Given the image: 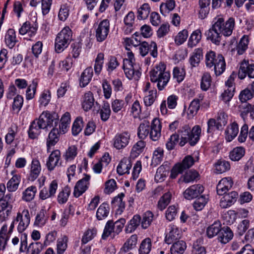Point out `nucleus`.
<instances>
[{
    "instance_id": "1",
    "label": "nucleus",
    "mask_w": 254,
    "mask_h": 254,
    "mask_svg": "<svg viewBox=\"0 0 254 254\" xmlns=\"http://www.w3.org/2000/svg\"><path fill=\"white\" fill-rule=\"evenodd\" d=\"M235 25V20L232 17L225 21L222 16L215 17L213 19L211 28L208 31L207 39L215 45H219L222 35L230 36L232 33Z\"/></svg>"
},
{
    "instance_id": "2",
    "label": "nucleus",
    "mask_w": 254,
    "mask_h": 254,
    "mask_svg": "<svg viewBox=\"0 0 254 254\" xmlns=\"http://www.w3.org/2000/svg\"><path fill=\"white\" fill-rule=\"evenodd\" d=\"M170 77V73L166 70V64L162 62L156 64L150 71L151 81L157 83V87L160 91L163 90L165 88Z\"/></svg>"
},
{
    "instance_id": "3",
    "label": "nucleus",
    "mask_w": 254,
    "mask_h": 254,
    "mask_svg": "<svg viewBox=\"0 0 254 254\" xmlns=\"http://www.w3.org/2000/svg\"><path fill=\"white\" fill-rule=\"evenodd\" d=\"M205 62L206 67L213 70L216 76L220 75L225 70L224 58L221 55H216L212 51H209L206 54Z\"/></svg>"
},
{
    "instance_id": "4",
    "label": "nucleus",
    "mask_w": 254,
    "mask_h": 254,
    "mask_svg": "<svg viewBox=\"0 0 254 254\" xmlns=\"http://www.w3.org/2000/svg\"><path fill=\"white\" fill-rule=\"evenodd\" d=\"M126 49L128 50L127 58L123 61V69L125 74L128 79L137 80L140 77L141 72L135 69V59L133 54L127 47Z\"/></svg>"
},
{
    "instance_id": "5",
    "label": "nucleus",
    "mask_w": 254,
    "mask_h": 254,
    "mask_svg": "<svg viewBox=\"0 0 254 254\" xmlns=\"http://www.w3.org/2000/svg\"><path fill=\"white\" fill-rule=\"evenodd\" d=\"M59 123L58 116L56 113L43 112L39 119L34 120L30 127H56Z\"/></svg>"
},
{
    "instance_id": "6",
    "label": "nucleus",
    "mask_w": 254,
    "mask_h": 254,
    "mask_svg": "<svg viewBox=\"0 0 254 254\" xmlns=\"http://www.w3.org/2000/svg\"><path fill=\"white\" fill-rule=\"evenodd\" d=\"M72 31L68 26L64 27L57 35L55 39L56 51L60 53L66 49L72 39Z\"/></svg>"
},
{
    "instance_id": "7",
    "label": "nucleus",
    "mask_w": 254,
    "mask_h": 254,
    "mask_svg": "<svg viewBox=\"0 0 254 254\" xmlns=\"http://www.w3.org/2000/svg\"><path fill=\"white\" fill-rule=\"evenodd\" d=\"M97 41L102 42L105 40L109 34L110 24L109 20L105 19L94 26Z\"/></svg>"
},
{
    "instance_id": "8",
    "label": "nucleus",
    "mask_w": 254,
    "mask_h": 254,
    "mask_svg": "<svg viewBox=\"0 0 254 254\" xmlns=\"http://www.w3.org/2000/svg\"><path fill=\"white\" fill-rule=\"evenodd\" d=\"M30 222V216L28 209H24L21 212L17 213L14 222L17 225V230L19 233L24 231L28 227Z\"/></svg>"
},
{
    "instance_id": "9",
    "label": "nucleus",
    "mask_w": 254,
    "mask_h": 254,
    "mask_svg": "<svg viewBox=\"0 0 254 254\" xmlns=\"http://www.w3.org/2000/svg\"><path fill=\"white\" fill-rule=\"evenodd\" d=\"M237 75L241 80L244 79L247 76L254 78V64H250L249 61L244 60L239 64Z\"/></svg>"
},
{
    "instance_id": "10",
    "label": "nucleus",
    "mask_w": 254,
    "mask_h": 254,
    "mask_svg": "<svg viewBox=\"0 0 254 254\" xmlns=\"http://www.w3.org/2000/svg\"><path fill=\"white\" fill-rule=\"evenodd\" d=\"M138 47L139 53L142 57L146 56L149 51H150V55L154 58L158 56L157 46L154 41H151L150 44L146 42H143L138 45Z\"/></svg>"
},
{
    "instance_id": "11",
    "label": "nucleus",
    "mask_w": 254,
    "mask_h": 254,
    "mask_svg": "<svg viewBox=\"0 0 254 254\" xmlns=\"http://www.w3.org/2000/svg\"><path fill=\"white\" fill-rule=\"evenodd\" d=\"M67 131V128H53L49 134L47 141V152H50L52 147L58 142L59 135L64 134Z\"/></svg>"
},
{
    "instance_id": "12",
    "label": "nucleus",
    "mask_w": 254,
    "mask_h": 254,
    "mask_svg": "<svg viewBox=\"0 0 254 254\" xmlns=\"http://www.w3.org/2000/svg\"><path fill=\"white\" fill-rule=\"evenodd\" d=\"M15 200L12 193H7L4 195L3 200L0 201V212H2L3 218L7 217L10 214L12 205L11 204Z\"/></svg>"
},
{
    "instance_id": "13",
    "label": "nucleus",
    "mask_w": 254,
    "mask_h": 254,
    "mask_svg": "<svg viewBox=\"0 0 254 254\" xmlns=\"http://www.w3.org/2000/svg\"><path fill=\"white\" fill-rule=\"evenodd\" d=\"M58 184L56 180H53L48 187H44L40 191L39 197L42 200L53 198L55 196Z\"/></svg>"
},
{
    "instance_id": "14",
    "label": "nucleus",
    "mask_w": 254,
    "mask_h": 254,
    "mask_svg": "<svg viewBox=\"0 0 254 254\" xmlns=\"http://www.w3.org/2000/svg\"><path fill=\"white\" fill-rule=\"evenodd\" d=\"M90 179L89 175H85L82 179L76 183L73 191V195L75 197H78L85 192L89 187Z\"/></svg>"
},
{
    "instance_id": "15",
    "label": "nucleus",
    "mask_w": 254,
    "mask_h": 254,
    "mask_svg": "<svg viewBox=\"0 0 254 254\" xmlns=\"http://www.w3.org/2000/svg\"><path fill=\"white\" fill-rule=\"evenodd\" d=\"M61 157V152L59 150L57 149L52 151L46 162V166L49 171H52L54 170L56 166H62V162H59Z\"/></svg>"
},
{
    "instance_id": "16",
    "label": "nucleus",
    "mask_w": 254,
    "mask_h": 254,
    "mask_svg": "<svg viewBox=\"0 0 254 254\" xmlns=\"http://www.w3.org/2000/svg\"><path fill=\"white\" fill-rule=\"evenodd\" d=\"M135 15L132 11H129L124 17L122 30L126 35L132 32L134 29Z\"/></svg>"
},
{
    "instance_id": "17",
    "label": "nucleus",
    "mask_w": 254,
    "mask_h": 254,
    "mask_svg": "<svg viewBox=\"0 0 254 254\" xmlns=\"http://www.w3.org/2000/svg\"><path fill=\"white\" fill-rule=\"evenodd\" d=\"M130 135L127 132L118 133L114 138V146L117 149L125 148L128 143Z\"/></svg>"
},
{
    "instance_id": "18",
    "label": "nucleus",
    "mask_w": 254,
    "mask_h": 254,
    "mask_svg": "<svg viewBox=\"0 0 254 254\" xmlns=\"http://www.w3.org/2000/svg\"><path fill=\"white\" fill-rule=\"evenodd\" d=\"M168 230L169 233L165 238L166 243L171 244L181 238V230L176 225L170 224L168 227Z\"/></svg>"
},
{
    "instance_id": "19",
    "label": "nucleus",
    "mask_w": 254,
    "mask_h": 254,
    "mask_svg": "<svg viewBox=\"0 0 254 254\" xmlns=\"http://www.w3.org/2000/svg\"><path fill=\"white\" fill-rule=\"evenodd\" d=\"M204 190L203 187L200 185H194L188 188L184 192L185 198L190 200L197 197Z\"/></svg>"
},
{
    "instance_id": "20",
    "label": "nucleus",
    "mask_w": 254,
    "mask_h": 254,
    "mask_svg": "<svg viewBox=\"0 0 254 254\" xmlns=\"http://www.w3.org/2000/svg\"><path fill=\"white\" fill-rule=\"evenodd\" d=\"M220 201V206L222 208H226L231 206L236 201L238 196V193L235 191H231L229 193H225Z\"/></svg>"
},
{
    "instance_id": "21",
    "label": "nucleus",
    "mask_w": 254,
    "mask_h": 254,
    "mask_svg": "<svg viewBox=\"0 0 254 254\" xmlns=\"http://www.w3.org/2000/svg\"><path fill=\"white\" fill-rule=\"evenodd\" d=\"M233 184L231 178H224L221 179L217 186L218 194L222 195L226 193L232 188Z\"/></svg>"
},
{
    "instance_id": "22",
    "label": "nucleus",
    "mask_w": 254,
    "mask_h": 254,
    "mask_svg": "<svg viewBox=\"0 0 254 254\" xmlns=\"http://www.w3.org/2000/svg\"><path fill=\"white\" fill-rule=\"evenodd\" d=\"M189 128L185 130V133L188 135V142L191 146H193L198 141L201 133V128ZM185 134L184 135H185Z\"/></svg>"
},
{
    "instance_id": "23",
    "label": "nucleus",
    "mask_w": 254,
    "mask_h": 254,
    "mask_svg": "<svg viewBox=\"0 0 254 254\" xmlns=\"http://www.w3.org/2000/svg\"><path fill=\"white\" fill-rule=\"evenodd\" d=\"M233 237V233L228 227H223L218 236V240L222 244L228 243Z\"/></svg>"
},
{
    "instance_id": "24",
    "label": "nucleus",
    "mask_w": 254,
    "mask_h": 254,
    "mask_svg": "<svg viewBox=\"0 0 254 254\" xmlns=\"http://www.w3.org/2000/svg\"><path fill=\"white\" fill-rule=\"evenodd\" d=\"M37 30V26L35 24H31L29 22L26 21L23 24L19 30L20 34L24 35L27 34L30 37L35 35Z\"/></svg>"
},
{
    "instance_id": "25",
    "label": "nucleus",
    "mask_w": 254,
    "mask_h": 254,
    "mask_svg": "<svg viewBox=\"0 0 254 254\" xmlns=\"http://www.w3.org/2000/svg\"><path fill=\"white\" fill-rule=\"evenodd\" d=\"M125 194L121 193L118 196L115 197L111 202L113 208H116L117 213L121 214L125 208V203L123 201Z\"/></svg>"
},
{
    "instance_id": "26",
    "label": "nucleus",
    "mask_w": 254,
    "mask_h": 254,
    "mask_svg": "<svg viewBox=\"0 0 254 254\" xmlns=\"http://www.w3.org/2000/svg\"><path fill=\"white\" fill-rule=\"evenodd\" d=\"M41 170L40 162L37 159H33L30 165V170L28 179L31 181L35 180L39 176Z\"/></svg>"
},
{
    "instance_id": "27",
    "label": "nucleus",
    "mask_w": 254,
    "mask_h": 254,
    "mask_svg": "<svg viewBox=\"0 0 254 254\" xmlns=\"http://www.w3.org/2000/svg\"><path fill=\"white\" fill-rule=\"evenodd\" d=\"M93 75V69L88 67L82 72L79 78V84L82 87H85L90 82Z\"/></svg>"
},
{
    "instance_id": "28",
    "label": "nucleus",
    "mask_w": 254,
    "mask_h": 254,
    "mask_svg": "<svg viewBox=\"0 0 254 254\" xmlns=\"http://www.w3.org/2000/svg\"><path fill=\"white\" fill-rule=\"evenodd\" d=\"M130 160L127 158H124L117 166V171L120 175L125 174H129V170L131 167Z\"/></svg>"
},
{
    "instance_id": "29",
    "label": "nucleus",
    "mask_w": 254,
    "mask_h": 254,
    "mask_svg": "<svg viewBox=\"0 0 254 254\" xmlns=\"http://www.w3.org/2000/svg\"><path fill=\"white\" fill-rule=\"evenodd\" d=\"M94 98L93 93L90 91L85 93L83 96L82 107L85 111L90 110L94 103Z\"/></svg>"
},
{
    "instance_id": "30",
    "label": "nucleus",
    "mask_w": 254,
    "mask_h": 254,
    "mask_svg": "<svg viewBox=\"0 0 254 254\" xmlns=\"http://www.w3.org/2000/svg\"><path fill=\"white\" fill-rule=\"evenodd\" d=\"M5 44L9 48H12L16 42L17 40L16 36L15 31L13 29H9L5 35Z\"/></svg>"
},
{
    "instance_id": "31",
    "label": "nucleus",
    "mask_w": 254,
    "mask_h": 254,
    "mask_svg": "<svg viewBox=\"0 0 254 254\" xmlns=\"http://www.w3.org/2000/svg\"><path fill=\"white\" fill-rule=\"evenodd\" d=\"M202 51L200 49L194 50L190 57L189 62L192 67H196L198 65L200 60L202 59Z\"/></svg>"
},
{
    "instance_id": "32",
    "label": "nucleus",
    "mask_w": 254,
    "mask_h": 254,
    "mask_svg": "<svg viewBox=\"0 0 254 254\" xmlns=\"http://www.w3.org/2000/svg\"><path fill=\"white\" fill-rule=\"evenodd\" d=\"M21 177L19 175H13L6 184L7 190L9 192L16 191L18 189Z\"/></svg>"
},
{
    "instance_id": "33",
    "label": "nucleus",
    "mask_w": 254,
    "mask_h": 254,
    "mask_svg": "<svg viewBox=\"0 0 254 254\" xmlns=\"http://www.w3.org/2000/svg\"><path fill=\"white\" fill-rule=\"evenodd\" d=\"M141 223V217L139 215H135L129 221L126 227V233H130L133 232Z\"/></svg>"
},
{
    "instance_id": "34",
    "label": "nucleus",
    "mask_w": 254,
    "mask_h": 254,
    "mask_svg": "<svg viewBox=\"0 0 254 254\" xmlns=\"http://www.w3.org/2000/svg\"><path fill=\"white\" fill-rule=\"evenodd\" d=\"M71 192V189L68 186H65L59 192L58 197L57 201L60 204H64L68 200L69 196Z\"/></svg>"
},
{
    "instance_id": "35",
    "label": "nucleus",
    "mask_w": 254,
    "mask_h": 254,
    "mask_svg": "<svg viewBox=\"0 0 254 254\" xmlns=\"http://www.w3.org/2000/svg\"><path fill=\"white\" fill-rule=\"evenodd\" d=\"M201 36V32L200 29H196L193 31L188 41V47L192 48L195 46L200 42Z\"/></svg>"
},
{
    "instance_id": "36",
    "label": "nucleus",
    "mask_w": 254,
    "mask_h": 254,
    "mask_svg": "<svg viewBox=\"0 0 254 254\" xmlns=\"http://www.w3.org/2000/svg\"><path fill=\"white\" fill-rule=\"evenodd\" d=\"M175 7L174 0H167L165 2L162 3L160 6V12L162 15L167 16Z\"/></svg>"
},
{
    "instance_id": "37",
    "label": "nucleus",
    "mask_w": 254,
    "mask_h": 254,
    "mask_svg": "<svg viewBox=\"0 0 254 254\" xmlns=\"http://www.w3.org/2000/svg\"><path fill=\"white\" fill-rule=\"evenodd\" d=\"M154 219V214L150 211H147L141 218V225L143 229H147L151 224Z\"/></svg>"
},
{
    "instance_id": "38",
    "label": "nucleus",
    "mask_w": 254,
    "mask_h": 254,
    "mask_svg": "<svg viewBox=\"0 0 254 254\" xmlns=\"http://www.w3.org/2000/svg\"><path fill=\"white\" fill-rule=\"evenodd\" d=\"M151 11V8L148 3H144L137 9V17L138 19L142 20L146 19Z\"/></svg>"
},
{
    "instance_id": "39",
    "label": "nucleus",
    "mask_w": 254,
    "mask_h": 254,
    "mask_svg": "<svg viewBox=\"0 0 254 254\" xmlns=\"http://www.w3.org/2000/svg\"><path fill=\"white\" fill-rule=\"evenodd\" d=\"M221 228V224L220 222L218 221H215L207 229L206 233L208 237L211 238L217 234L219 235Z\"/></svg>"
},
{
    "instance_id": "40",
    "label": "nucleus",
    "mask_w": 254,
    "mask_h": 254,
    "mask_svg": "<svg viewBox=\"0 0 254 254\" xmlns=\"http://www.w3.org/2000/svg\"><path fill=\"white\" fill-rule=\"evenodd\" d=\"M186 243L183 241H178L172 246L170 251L171 254H183L186 249Z\"/></svg>"
},
{
    "instance_id": "41",
    "label": "nucleus",
    "mask_w": 254,
    "mask_h": 254,
    "mask_svg": "<svg viewBox=\"0 0 254 254\" xmlns=\"http://www.w3.org/2000/svg\"><path fill=\"white\" fill-rule=\"evenodd\" d=\"M198 157H196V160H195L191 155H187L183 159L181 163L177 164L184 171L186 169L190 168L195 161L198 160Z\"/></svg>"
},
{
    "instance_id": "42",
    "label": "nucleus",
    "mask_w": 254,
    "mask_h": 254,
    "mask_svg": "<svg viewBox=\"0 0 254 254\" xmlns=\"http://www.w3.org/2000/svg\"><path fill=\"white\" fill-rule=\"evenodd\" d=\"M110 211L109 205L106 203L101 204L97 209L96 217L99 220H102L107 217Z\"/></svg>"
},
{
    "instance_id": "43",
    "label": "nucleus",
    "mask_w": 254,
    "mask_h": 254,
    "mask_svg": "<svg viewBox=\"0 0 254 254\" xmlns=\"http://www.w3.org/2000/svg\"><path fill=\"white\" fill-rule=\"evenodd\" d=\"M47 210L45 209H41L37 214L34 224L39 227L44 226L48 219Z\"/></svg>"
},
{
    "instance_id": "44",
    "label": "nucleus",
    "mask_w": 254,
    "mask_h": 254,
    "mask_svg": "<svg viewBox=\"0 0 254 254\" xmlns=\"http://www.w3.org/2000/svg\"><path fill=\"white\" fill-rule=\"evenodd\" d=\"M70 5L68 3H64L61 5L58 13L59 19L62 21H65L69 15Z\"/></svg>"
},
{
    "instance_id": "45",
    "label": "nucleus",
    "mask_w": 254,
    "mask_h": 254,
    "mask_svg": "<svg viewBox=\"0 0 254 254\" xmlns=\"http://www.w3.org/2000/svg\"><path fill=\"white\" fill-rule=\"evenodd\" d=\"M37 188L35 186H30L27 188L22 193V199L28 202L33 200L35 197Z\"/></svg>"
},
{
    "instance_id": "46",
    "label": "nucleus",
    "mask_w": 254,
    "mask_h": 254,
    "mask_svg": "<svg viewBox=\"0 0 254 254\" xmlns=\"http://www.w3.org/2000/svg\"><path fill=\"white\" fill-rule=\"evenodd\" d=\"M137 236L136 235H131L129 238L125 242L123 247L121 248V251L126 252L134 248L137 244Z\"/></svg>"
},
{
    "instance_id": "47",
    "label": "nucleus",
    "mask_w": 254,
    "mask_h": 254,
    "mask_svg": "<svg viewBox=\"0 0 254 254\" xmlns=\"http://www.w3.org/2000/svg\"><path fill=\"white\" fill-rule=\"evenodd\" d=\"M157 90L155 89L149 90L144 97V103L146 106H151L157 98Z\"/></svg>"
},
{
    "instance_id": "48",
    "label": "nucleus",
    "mask_w": 254,
    "mask_h": 254,
    "mask_svg": "<svg viewBox=\"0 0 254 254\" xmlns=\"http://www.w3.org/2000/svg\"><path fill=\"white\" fill-rule=\"evenodd\" d=\"M152 248V242L150 238H147L144 239L139 249V254H149Z\"/></svg>"
},
{
    "instance_id": "49",
    "label": "nucleus",
    "mask_w": 254,
    "mask_h": 254,
    "mask_svg": "<svg viewBox=\"0 0 254 254\" xmlns=\"http://www.w3.org/2000/svg\"><path fill=\"white\" fill-rule=\"evenodd\" d=\"M77 154V148L74 145L69 146L63 155V157L66 162L73 160Z\"/></svg>"
},
{
    "instance_id": "50",
    "label": "nucleus",
    "mask_w": 254,
    "mask_h": 254,
    "mask_svg": "<svg viewBox=\"0 0 254 254\" xmlns=\"http://www.w3.org/2000/svg\"><path fill=\"white\" fill-rule=\"evenodd\" d=\"M245 150L242 147H237L230 153V158L233 161H239L245 155Z\"/></svg>"
},
{
    "instance_id": "51",
    "label": "nucleus",
    "mask_w": 254,
    "mask_h": 254,
    "mask_svg": "<svg viewBox=\"0 0 254 254\" xmlns=\"http://www.w3.org/2000/svg\"><path fill=\"white\" fill-rule=\"evenodd\" d=\"M249 39L247 36L244 35L241 39L237 47V53L239 55H243L248 49Z\"/></svg>"
},
{
    "instance_id": "52",
    "label": "nucleus",
    "mask_w": 254,
    "mask_h": 254,
    "mask_svg": "<svg viewBox=\"0 0 254 254\" xmlns=\"http://www.w3.org/2000/svg\"><path fill=\"white\" fill-rule=\"evenodd\" d=\"M51 99V92L48 90H44L40 94L39 103L40 107H46L48 105Z\"/></svg>"
},
{
    "instance_id": "53",
    "label": "nucleus",
    "mask_w": 254,
    "mask_h": 254,
    "mask_svg": "<svg viewBox=\"0 0 254 254\" xmlns=\"http://www.w3.org/2000/svg\"><path fill=\"white\" fill-rule=\"evenodd\" d=\"M172 195L170 192L165 193L161 197L158 202V208L162 211L169 204L171 199Z\"/></svg>"
},
{
    "instance_id": "54",
    "label": "nucleus",
    "mask_w": 254,
    "mask_h": 254,
    "mask_svg": "<svg viewBox=\"0 0 254 254\" xmlns=\"http://www.w3.org/2000/svg\"><path fill=\"white\" fill-rule=\"evenodd\" d=\"M104 54L102 53H99L95 60V64L94 66L95 72L97 75L100 74L104 64Z\"/></svg>"
},
{
    "instance_id": "55",
    "label": "nucleus",
    "mask_w": 254,
    "mask_h": 254,
    "mask_svg": "<svg viewBox=\"0 0 254 254\" xmlns=\"http://www.w3.org/2000/svg\"><path fill=\"white\" fill-rule=\"evenodd\" d=\"M68 238L66 236L59 238L57 241V254H63L67 248Z\"/></svg>"
},
{
    "instance_id": "56",
    "label": "nucleus",
    "mask_w": 254,
    "mask_h": 254,
    "mask_svg": "<svg viewBox=\"0 0 254 254\" xmlns=\"http://www.w3.org/2000/svg\"><path fill=\"white\" fill-rule=\"evenodd\" d=\"M215 170L217 173L221 174L229 170L230 165L228 161L219 160L215 164Z\"/></svg>"
},
{
    "instance_id": "57",
    "label": "nucleus",
    "mask_w": 254,
    "mask_h": 254,
    "mask_svg": "<svg viewBox=\"0 0 254 254\" xmlns=\"http://www.w3.org/2000/svg\"><path fill=\"white\" fill-rule=\"evenodd\" d=\"M100 114L102 120L106 121L110 117L111 109L109 103L108 102H104L100 109Z\"/></svg>"
},
{
    "instance_id": "58",
    "label": "nucleus",
    "mask_w": 254,
    "mask_h": 254,
    "mask_svg": "<svg viewBox=\"0 0 254 254\" xmlns=\"http://www.w3.org/2000/svg\"><path fill=\"white\" fill-rule=\"evenodd\" d=\"M211 83V77L208 72L203 73L200 83L201 89L203 91H207L210 87Z\"/></svg>"
},
{
    "instance_id": "59",
    "label": "nucleus",
    "mask_w": 254,
    "mask_h": 254,
    "mask_svg": "<svg viewBox=\"0 0 254 254\" xmlns=\"http://www.w3.org/2000/svg\"><path fill=\"white\" fill-rule=\"evenodd\" d=\"M164 150L161 147L156 149L153 154L152 162L155 165L160 164L163 160Z\"/></svg>"
},
{
    "instance_id": "60",
    "label": "nucleus",
    "mask_w": 254,
    "mask_h": 254,
    "mask_svg": "<svg viewBox=\"0 0 254 254\" xmlns=\"http://www.w3.org/2000/svg\"><path fill=\"white\" fill-rule=\"evenodd\" d=\"M7 230L6 225H3L0 230V251L4 249L8 240L6 234Z\"/></svg>"
},
{
    "instance_id": "61",
    "label": "nucleus",
    "mask_w": 254,
    "mask_h": 254,
    "mask_svg": "<svg viewBox=\"0 0 254 254\" xmlns=\"http://www.w3.org/2000/svg\"><path fill=\"white\" fill-rule=\"evenodd\" d=\"M42 249V244L41 243H32L27 249V254H39Z\"/></svg>"
},
{
    "instance_id": "62",
    "label": "nucleus",
    "mask_w": 254,
    "mask_h": 254,
    "mask_svg": "<svg viewBox=\"0 0 254 254\" xmlns=\"http://www.w3.org/2000/svg\"><path fill=\"white\" fill-rule=\"evenodd\" d=\"M37 82L33 80L31 84L29 85L26 91V99L31 100L33 99L35 95Z\"/></svg>"
},
{
    "instance_id": "63",
    "label": "nucleus",
    "mask_w": 254,
    "mask_h": 254,
    "mask_svg": "<svg viewBox=\"0 0 254 254\" xmlns=\"http://www.w3.org/2000/svg\"><path fill=\"white\" fill-rule=\"evenodd\" d=\"M254 93L251 89L246 88L239 95V99L242 102H246L254 97Z\"/></svg>"
},
{
    "instance_id": "64",
    "label": "nucleus",
    "mask_w": 254,
    "mask_h": 254,
    "mask_svg": "<svg viewBox=\"0 0 254 254\" xmlns=\"http://www.w3.org/2000/svg\"><path fill=\"white\" fill-rule=\"evenodd\" d=\"M188 32L187 30L184 29L180 31L175 37V42L178 45L183 44L187 39Z\"/></svg>"
}]
</instances>
